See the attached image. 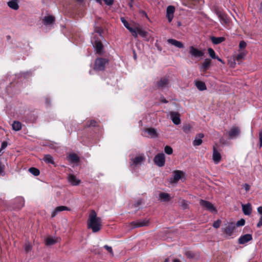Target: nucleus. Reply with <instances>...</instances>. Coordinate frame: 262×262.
Here are the masks:
<instances>
[{
  "instance_id": "f3484780",
  "label": "nucleus",
  "mask_w": 262,
  "mask_h": 262,
  "mask_svg": "<svg viewBox=\"0 0 262 262\" xmlns=\"http://www.w3.org/2000/svg\"><path fill=\"white\" fill-rule=\"evenodd\" d=\"M55 18L53 15H47L45 16L42 19V23L46 26L51 25L55 23Z\"/></svg>"
},
{
  "instance_id": "052dcab7",
  "label": "nucleus",
  "mask_w": 262,
  "mask_h": 262,
  "mask_svg": "<svg viewBox=\"0 0 262 262\" xmlns=\"http://www.w3.org/2000/svg\"><path fill=\"white\" fill-rule=\"evenodd\" d=\"M257 211L260 213V214H262V206H260L259 207H258L257 208Z\"/></svg>"
},
{
  "instance_id": "f257e3e1",
  "label": "nucleus",
  "mask_w": 262,
  "mask_h": 262,
  "mask_svg": "<svg viewBox=\"0 0 262 262\" xmlns=\"http://www.w3.org/2000/svg\"><path fill=\"white\" fill-rule=\"evenodd\" d=\"M101 221L97 217L96 212L92 210L88 220V227L91 229L93 232H98L101 228Z\"/></svg>"
},
{
  "instance_id": "f8f14e48",
  "label": "nucleus",
  "mask_w": 262,
  "mask_h": 262,
  "mask_svg": "<svg viewBox=\"0 0 262 262\" xmlns=\"http://www.w3.org/2000/svg\"><path fill=\"white\" fill-rule=\"evenodd\" d=\"M149 220L148 219H144L143 220H139L136 222H133L131 223L132 225L134 228L147 226L148 225Z\"/></svg>"
},
{
  "instance_id": "e433bc0d",
  "label": "nucleus",
  "mask_w": 262,
  "mask_h": 262,
  "mask_svg": "<svg viewBox=\"0 0 262 262\" xmlns=\"http://www.w3.org/2000/svg\"><path fill=\"white\" fill-rule=\"evenodd\" d=\"M29 171L35 176H38L40 173L39 170L35 167L30 168Z\"/></svg>"
},
{
  "instance_id": "bb28decb",
  "label": "nucleus",
  "mask_w": 262,
  "mask_h": 262,
  "mask_svg": "<svg viewBox=\"0 0 262 262\" xmlns=\"http://www.w3.org/2000/svg\"><path fill=\"white\" fill-rule=\"evenodd\" d=\"M150 138H155L158 137V134L156 130L154 128H147L145 129Z\"/></svg>"
},
{
  "instance_id": "774afa93",
  "label": "nucleus",
  "mask_w": 262,
  "mask_h": 262,
  "mask_svg": "<svg viewBox=\"0 0 262 262\" xmlns=\"http://www.w3.org/2000/svg\"><path fill=\"white\" fill-rule=\"evenodd\" d=\"M134 58H135V59L136 58V54H135V53L134 54Z\"/></svg>"
},
{
  "instance_id": "79ce46f5",
  "label": "nucleus",
  "mask_w": 262,
  "mask_h": 262,
  "mask_svg": "<svg viewBox=\"0 0 262 262\" xmlns=\"http://www.w3.org/2000/svg\"><path fill=\"white\" fill-rule=\"evenodd\" d=\"M222 221L221 220H217L215 221L213 224V227L216 229L219 228L221 224Z\"/></svg>"
},
{
  "instance_id": "1a4fd4ad",
  "label": "nucleus",
  "mask_w": 262,
  "mask_h": 262,
  "mask_svg": "<svg viewBox=\"0 0 262 262\" xmlns=\"http://www.w3.org/2000/svg\"><path fill=\"white\" fill-rule=\"evenodd\" d=\"M184 176V172L182 171L176 170L173 171V177L170 179L171 183H177Z\"/></svg>"
},
{
  "instance_id": "37998d69",
  "label": "nucleus",
  "mask_w": 262,
  "mask_h": 262,
  "mask_svg": "<svg viewBox=\"0 0 262 262\" xmlns=\"http://www.w3.org/2000/svg\"><path fill=\"white\" fill-rule=\"evenodd\" d=\"M245 224V221L242 219L238 221L236 224V226H243Z\"/></svg>"
},
{
  "instance_id": "393cba45",
  "label": "nucleus",
  "mask_w": 262,
  "mask_h": 262,
  "mask_svg": "<svg viewBox=\"0 0 262 262\" xmlns=\"http://www.w3.org/2000/svg\"><path fill=\"white\" fill-rule=\"evenodd\" d=\"M211 66V59L206 58L204 60L202 66L201 67V70L203 72H206L208 70Z\"/></svg>"
},
{
  "instance_id": "c9c22d12",
  "label": "nucleus",
  "mask_w": 262,
  "mask_h": 262,
  "mask_svg": "<svg viewBox=\"0 0 262 262\" xmlns=\"http://www.w3.org/2000/svg\"><path fill=\"white\" fill-rule=\"evenodd\" d=\"M57 242L56 239L53 237H48L46 240V244L47 245L50 246L55 244Z\"/></svg>"
},
{
  "instance_id": "4d7b16f0",
  "label": "nucleus",
  "mask_w": 262,
  "mask_h": 262,
  "mask_svg": "<svg viewBox=\"0 0 262 262\" xmlns=\"http://www.w3.org/2000/svg\"><path fill=\"white\" fill-rule=\"evenodd\" d=\"M261 226H262V221L261 220H259V222L257 223V227L258 228H259Z\"/></svg>"
},
{
  "instance_id": "a878e982",
  "label": "nucleus",
  "mask_w": 262,
  "mask_h": 262,
  "mask_svg": "<svg viewBox=\"0 0 262 262\" xmlns=\"http://www.w3.org/2000/svg\"><path fill=\"white\" fill-rule=\"evenodd\" d=\"M242 210L245 215H249L251 214L252 207L250 204L242 205Z\"/></svg>"
},
{
  "instance_id": "4be33fe9",
  "label": "nucleus",
  "mask_w": 262,
  "mask_h": 262,
  "mask_svg": "<svg viewBox=\"0 0 262 262\" xmlns=\"http://www.w3.org/2000/svg\"><path fill=\"white\" fill-rule=\"evenodd\" d=\"M167 42L179 49L183 48L184 47L183 43L182 42L174 39H167Z\"/></svg>"
},
{
  "instance_id": "a211bd4d",
  "label": "nucleus",
  "mask_w": 262,
  "mask_h": 262,
  "mask_svg": "<svg viewBox=\"0 0 262 262\" xmlns=\"http://www.w3.org/2000/svg\"><path fill=\"white\" fill-rule=\"evenodd\" d=\"M170 118L173 123L176 125H178L181 123L180 118V114L178 112H171L170 113Z\"/></svg>"
},
{
  "instance_id": "3c124183",
  "label": "nucleus",
  "mask_w": 262,
  "mask_h": 262,
  "mask_svg": "<svg viewBox=\"0 0 262 262\" xmlns=\"http://www.w3.org/2000/svg\"><path fill=\"white\" fill-rule=\"evenodd\" d=\"M104 3L107 5H112L114 0H103Z\"/></svg>"
},
{
  "instance_id": "603ef678",
  "label": "nucleus",
  "mask_w": 262,
  "mask_h": 262,
  "mask_svg": "<svg viewBox=\"0 0 262 262\" xmlns=\"http://www.w3.org/2000/svg\"><path fill=\"white\" fill-rule=\"evenodd\" d=\"M142 203V200H139L137 201V203L134 204L135 207H138L140 205H141Z\"/></svg>"
},
{
  "instance_id": "7c9ffc66",
  "label": "nucleus",
  "mask_w": 262,
  "mask_h": 262,
  "mask_svg": "<svg viewBox=\"0 0 262 262\" xmlns=\"http://www.w3.org/2000/svg\"><path fill=\"white\" fill-rule=\"evenodd\" d=\"M43 160L46 163L55 164L54 159L50 155H45Z\"/></svg>"
},
{
  "instance_id": "de8ad7c7",
  "label": "nucleus",
  "mask_w": 262,
  "mask_h": 262,
  "mask_svg": "<svg viewBox=\"0 0 262 262\" xmlns=\"http://www.w3.org/2000/svg\"><path fill=\"white\" fill-rule=\"evenodd\" d=\"M190 126L189 125H185L183 127V131L185 133H188L190 130Z\"/></svg>"
},
{
  "instance_id": "ddd939ff",
  "label": "nucleus",
  "mask_w": 262,
  "mask_h": 262,
  "mask_svg": "<svg viewBox=\"0 0 262 262\" xmlns=\"http://www.w3.org/2000/svg\"><path fill=\"white\" fill-rule=\"evenodd\" d=\"M189 53L192 56L195 57H201L204 55L202 51L199 50L193 46L189 47Z\"/></svg>"
},
{
  "instance_id": "cd10ccee",
  "label": "nucleus",
  "mask_w": 262,
  "mask_h": 262,
  "mask_svg": "<svg viewBox=\"0 0 262 262\" xmlns=\"http://www.w3.org/2000/svg\"><path fill=\"white\" fill-rule=\"evenodd\" d=\"M8 6L11 9L16 10L18 9L19 6L17 0H11L7 3Z\"/></svg>"
},
{
  "instance_id": "a18cd8bd",
  "label": "nucleus",
  "mask_w": 262,
  "mask_h": 262,
  "mask_svg": "<svg viewBox=\"0 0 262 262\" xmlns=\"http://www.w3.org/2000/svg\"><path fill=\"white\" fill-rule=\"evenodd\" d=\"M246 46H247V44H246V42L244 41V40H242L239 42V48L240 49H244L246 48Z\"/></svg>"
},
{
  "instance_id": "8fccbe9b",
  "label": "nucleus",
  "mask_w": 262,
  "mask_h": 262,
  "mask_svg": "<svg viewBox=\"0 0 262 262\" xmlns=\"http://www.w3.org/2000/svg\"><path fill=\"white\" fill-rule=\"evenodd\" d=\"M243 187L245 188V189L246 191H249L250 188V185L247 183L243 184Z\"/></svg>"
},
{
  "instance_id": "b1692460",
  "label": "nucleus",
  "mask_w": 262,
  "mask_h": 262,
  "mask_svg": "<svg viewBox=\"0 0 262 262\" xmlns=\"http://www.w3.org/2000/svg\"><path fill=\"white\" fill-rule=\"evenodd\" d=\"M204 137L202 133L198 134L196 135L194 140L193 141V145L194 146H199L202 143V139Z\"/></svg>"
},
{
  "instance_id": "09e8293b",
  "label": "nucleus",
  "mask_w": 262,
  "mask_h": 262,
  "mask_svg": "<svg viewBox=\"0 0 262 262\" xmlns=\"http://www.w3.org/2000/svg\"><path fill=\"white\" fill-rule=\"evenodd\" d=\"M104 248L107 250L111 254H113V249L111 247L108 246V245H105Z\"/></svg>"
},
{
  "instance_id": "7ed1b4c3",
  "label": "nucleus",
  "mask_w": 262,
  "mask_h": 262,
  "mask_svg": "<svg viewBox=\"0 0 262 262\" xmlns=\"http://www.w3.org/2000/svg\"><path fill=\"white\" fill-rule=\"evenodd\" d=\"M108 62V60L106 58H98L95 61L94 69L96 71H103Z\"/></svg>"
},
{
  "instance_id": "2eb2a0df",
  "label": "nucleus",
  "mask_w": 262,
  "mask_h": 262,
  "mask_svg": "<svg viewBox=\"0 0 262 262\" xmlns=\"http://www.w3.org/2000/svg\"><path fill=\"white\" fill-rule=\"evenodd\" d=\"M175 11V8L173 6H169L166 9V17L168 21L170 23L173 18V13Z\"/></svg>"
},
{
  "instance_id": "6ab92c4d",
  "label": "nucleus",
  "mask_w": 262,
  "mask_h": 262,
  "mask_svg": "<svg viewBox=\"0 0 262 262\" xmlns=\"http://www.w3.org/2000/svg\"><path fill=\"white\" fill-rule=\"evenodd\" d=\"M120 19H121V22L123 23V25L124 26V27L129 31V32L132 33V35L134 37L136 38L137 35H136V32L134 31V30H133L134 28L130 27L129 26L128 23L125 19V18L124 17H121Z\"/></svg>"
},
{
  "instance_id": "6e6d98bb",
  "label": "nucleus",
  "mask_w": 262,
  "mask_h": 262,
  "mask_svg": "<svg viewBox=\"0 0 262 262\" xmlns=\"http://www.w3.org/2000/svg\"><path fill=\"white\" fill-rule=\"evenodd\" d=\"M186 255L188 257H192L193 256V254L190 252V251H187L186 252Z\"/></svg>"
},
{
  "instance_id": "f03ea898",
  "label": "nucleus",
  "mask_w": 262,
  "mask_h": 262,
  "mask_svg": "<svg viewBox=\"0 0 262 262\" xmlns=\"http://www.w3.org/2000/svg\"><path fill=\"white\" fill-rule=\"evenodd\" d=\"M91 42L93 45L96 53L99 55H101L103 52V46L99 37L97 35H95L91 40Z\"/></svg>"
},
{
  "instance_id": "c03bdc74",
  "label": "nucleus",
  "mask_w": 262,
  "mask_h": 262,
  "mask_svg": "<svg viewBox=\"0 0 262 262\" xmlns=\"http://www.w3.org/2000/svg\"><path fill=\"white\" fill-rule=\"evenodd\" d=\"M24 249L26 252H29L31 250L32 247L29 244H26L24 247Z\"/></svg>"
},
{
  "instance_id": "412c9836",
  "label": "nucleus",
  "mask_w": 262,
  "mask_h": 262,
  "mask_svg": "<svg viewBox=\"0 0 262 262\" xmlns=\"http://www.w3.org/2000/svg\"><path fill=\"white\" fill-rule=\"evenodd\" d=\"M133 30L136 32L137 37H138V34L143 38H145L147 35L148 33L140 27H136Z\"/></svg>"
},
{
  "instance_id": "e2e57ef3",
  "label": "nucleus",
  "mask_w": 262,
  "mask_h": 262,
  "mask_svg": "<svg viewBox=\"0 0 262 262\" xmlns=\"http://www.w3.org/2000/svg\"><path fill=\"white\" fill-rule=\"evenodd\" d=\"M172 262H181L180 260L179 259H174L172 261Z\"/></svg>"
},
{
  "instance_id": "6e6552de",
  "label": "nucleus",
  "mask_w": 262,
  "mask_h": 262,
  "mask_svg": "<svg viewBox=\"0 0 262 262\" xmlns=\"http://www.w3.org/2000/svg\"><path fill=\"white\" fill-rule=\"evenodd\" d=\"M228 135L230 139H234L239 136L241 134V129L238 126H233L230 130L227 132Z\"/></svg>"
},
{
  "instance_id": "58836bf2",
  "label": "nucleus",
  "mask_w": 262,
  "mask_h": 262,
  "mask_svg": "<svg viewBox=\"0 0 262 262\" xmlns=\"http://www.w3.org/2000/svg\"><path fill=\"white\" fill-rule=\"evenodd\" d=\"M97 125V122L96 121L92 120L89 121H88L86 126L88 127H94L96 126Z\"/></svg>"
},
{
  "instance_id": "338daca9",
  "label": "nucleus",
  "mask_w": 262,
  "mask_h": 262,
  "mask_svg": "<svg viewBox=\"0 0 262 262\" xmlns=\"http://www.w3.org/2000/svg\"><path fill=\"white\" fill-rule=\"evenodd\" d=\"M164 262H169V260L168 258H166L165 259Z\"/></svg>"
},
{
  "instance_id": "49530a36",
  "label": "nucleus",
  "mask_w": 262,
  "mask_h": 262,
  "mask_svg": "<svg viewBox=\"0 0 262 262\" xmlns=\"http://www.w3.org/2000/svg\"><path fill=\"white\" fill-rule=\"evenodd\" d=\"M16 201L20 202L21 204L20 207L24 205V200L22 198H18L16 199Z\"/></svg>"
},
{
  "instance_id": "9d476101",
  "label": "nucleus",
  "mask_w": 262,
  "mask_h": 262,
  "mask_svg": "<svg viewBox=\"0 0 262 262\" xmlns=\"http://www.w3.org/2000/svg\"><path fill=\"white\" fill-rule=\"evenodd\" d=\"M156 86L159 89L167 88L169 86V80L166 77L161 78L157 82Z\"/></svg>"
},
{
  "instance_id": "423d86ee",
  "label": "nucleus",
  "mask_w": 262,
  "mask_h": 262,
  "mask_svg": "<svg viewBox=\"0 0 262 262\" xmlns=\"http://www.w3.org/2000/svg\"><path fill=\"white\" fill-rule=\"evenodd\" d=\"M200 205L205 209H206L211 212H217L216 208L214 205L209 201H205L204 200H200Z\"/></svg>"
},
{
  "instance_id": "69168bd1",
  "label": "nucleus",
  "mask_w": 262,
  "mask_h": 262,
  "mask_svg": "<svg viewBox=\"0 0 262 262\" xmlns=\"http://www.w3.org/2000/svg\"><path fill=\"white\" fill-rule=\"evenodd\" d=\"M162 101L163 102H164V103H165L168 102V101L166 99H163Z\"/></svg>"
},
{
  "instance_id": "864d4df0",
  "label": "nucleus",
  "mask_w": 262,
  "mask_h": 262,
  "mask_svg": "<svg viewBox=\"0 0 262 262\" xmlns=\"http://www.w3.org/2000/svg\"><path fill=\"white\" fill-rule=\"evenodd\" d=\"M7 142H3L2 144L1 148L0 149L1 151L2 149L5 148L7 147Z\"/></svg>"
},
{
  "instance_id": "c756f323",
  "label": "nucleus",
  "mask_w": 262,
  "mask_h": 262,
  "mask_svg": "<svg viewBox=\"0 0 262 262\" xmlns=\"http://www.w3.org/2000/svg\"><path fill=\"white\" fill-rule=\"evenodd\" d=\"M68 159L72 163H77L79 161V157L75 154H70Z\"/></svg>"
},
{
  "instance_id": "473e14b6",
  "label": "nucleus",
  "mask_w": 262,
  "mask_h": 262,
  "mask_svg": "<svg viewBox=\"0 0 262 262\" xmlns=\"http://www.w3.org/2000/svg\"><path fill=\"white\" fill-rule=\"evenodd\" d=\"M159 198L163 201H169L170 199V196L167 193L162 192L159 194Z\"/></svg>"
},
{
  "instance_id": "a19ab883",
  "label": "nucleus",
  "mask_w": 262,
  "mask_h": 262,
  "mask_svg": "<svg viewBox=\"0 0 262 262\" xmlns=\"http://www.w3.org/2000/svg\"><path fill=\"white\" fill-rule=\"evenodd\" d=\"M208 53H209L210 56L212 58L215 59V58H216V56L215 55V53L214 51L212 48H209L208 49Z\"/></svg>"
},
{
  "instance_id": "0e129e2a",
  "label": "nucleus",
  "mask_w": 262,
  "mask_h": 262,
  "mask_svg": "<svg viewBox=\"0 0 262 262\" xmlns=\"http://www.w3.org/2000/svg\"><path fill=\"white\" fill-rule=\"evenodd\" d=\"M262 147V141H259V147L261 148Z\"/></svg>"
},
{
  "instance_id": "bf43d9fd",
  "label": "nucleus",
  "mask_w": 262,
  "mask_h": 262,
  "mask_svg": "<svg viewBox=\"0 0 262 262\" xmlns=\"http://www.w3.org/2000/svg\"><path fill=\"white\" fill-rule=\"evenodd\" d=\"M259 141H262V130L259 133Z\"/></svg>"
},
{
  "instance_id": "4468645a",
  "label": "nucleus",
  "mask_w": 262,
  "mask_h": 262,
  "mask_svg": "<svg viewBox=\"0 0 262 262\" xmlns=\"http://www.w3.org/2000/svg\"><path fill=\"white\" fill-rule=\"evenodd\" d=\"M212 160L215 164L219 163L222 160L221 154L215 146L213 147Z\"/></svg>"
},
{
  "instance_id": "13d9d810",
  "label": "nucleus",
  "mask_w": 262,
  "mask_h": 262,
  "mask_svg": "<svg viewBox=\"0 0 262 262\" xmlns=\"http://www.w3.org/2000/svg\"><path fill=\"white\" fill-rule=\"evenodd\" d=\"M95 32H97V33H98L99 35L100 36H101V33H102L101 29H98V30H96Z\"/></svg>"
},
{
  "instance_id": "0eeeda50",
  "label": "nucleus",
  "mask_w": 262,
  "mask_h": 262,
  "mask_svg": "<svg viewBox=\"0 0 262 262\" xmlns=\"http://www.w3.org/2000/svg\"><path fill=\"white\" fill-rule=\"evenodd\" d=\"M235 228V226L233 223L228 222L225 224V227L223 228L222 230L227 236H230L232 235Z\"/></svg>"
},
{
  "instance_id": "4c0bfd02",
  "label": "nucleus",
  "mask_w": 262,
  "mask_h": 262,
  "mask_svg": "<svg viewBox=\"0 0 262 262\" xmlns=\"http://www.w3.org/2000/svg\"><path fill=\"white\" fill-rule=\"evenodd\" d=\"M180 206L183 209H187L188 208L189 203L188 201H186L185 200H182L180 202Z\"/></svg>"
},
{
  "instance_id": "680f3d73",
  "label": "nucleus",
  "mask_w": 262,
  "mask_h": 262,
  "mask_svg": "<svg viewBox=\"0 0 262 262\" xmlns=\"http://www.w3.org/2000/svg\"><path fill=\"white\" fill-rule=\"evenodd\" d=\"M215 59H216L218 61H220V62H222V63H224V62H223V61L221 58H220L219 57H218L217 56H216V58H215Z\"/></svg>"
},
{
  "instance_id": "ea45409f",
  "label": "nucleus",
  "mask_w": 262,
  "mask_h": 262,
  "mask_svg": "<svg viewBox=\"0 0 262 262\" xmlns=\"http://www.w3.org/2000/svg\"><path fill=\"white\" fill-rule=\"evenodd\" d=\"M164 151L168 155H171L172 154L173 150L170 146L167 145L164 148Z\"/></svg>"
},
{
  "instance_id": "9b49d317",
  "label": "nucleus",
  "mask_w": 262,
  "mask_h": 262,
  "mask_svg": "<svg viewBox=\"0 0 262 262\" xmlns=\"http://www.w3.org/2000/svg\"><path fill=\"white\" fill-rule=\"evenodd\" d=\"M215 12L222 24H227L228 22L227 16L223 11L219 9H215Z\"/></svg>"
},
{
  "instance_id": "c85d7f7f",
  "label": "nucleus",
  "mask_w": 262,
  "mask_h": 262,
  "mask_svg": "<svg viewBox=\"0 0 262 262\" xmlns=\"http://www.w3.org/2000/svg\"><path fill=\"white\" fill-rule=\"evenodd\" d=\"M195 85L197 89L200 91H204L207 89L205 82L201 81H196Z\"/></svg>"
},
{
  "instance_id": "20e7f679",
  "label": "nucleus",
  "mask_w": 262,
  "mask_h": 262,
  "mask_svg": "<svg viewBox=\"0 0 262 262\" xmlns=\"http://www.w3.org/2000/svg\"><path fill=\"white\" fill-rule=\"evenodd\" d=\"M154 163L159 167H163L165 163V156L163 153H159L154 159Z\"/></svg>"
},
{
  "instance_id": "aec40b11",
  "label": "nucleus",
  "mask_w": 262,
  "mask_h": 262,
  "mask_svg": "<svg viewBox=\"0 0 262 262\" xmlns=\"http://www.w3.org/2000/svg\"><path fill=\"white\" fill-rule=\"evenodd\" d=\"M252 239V236L250 234H246L241 236L238 238V243L239 244H244Z\"/></svg>"
},
{
  "instance_id": "72a5a7b5",
  "label": "nucleus",
  "mask_w": 262,
  "mask_h": 262,
  "mask_svg": "<svg viewBox=\"0 0 262 262\" xmlns=\"http://www.w3.org/2000/svg\"><path fill=\"white\" fill-rule=\"evenodd\" d=\"M12 128L15 131H19L21 128V124L19 121H14L12 125Z\"/></svg>"
},
{
  "instance_id": "f704fd0d",
  "label": "nucleus",
  "mask_w": 262,
  "mask_h": 262,
  "mask_svg": "<svg viewBox=\"0 0 262 262\" xmlns=\"http://www.w3.org/2000/svg\"><path fill=\"white\" fill-rule=\"evenodd\" d=\"M246 55L245 52H242L236 55L234 57V60L239 62L241 60L244 59Z\"/></svg>"
},
{
  "instance_id": "5701e85b",
  "label": "nucleus",
  "mask_w": 262,
  "mask_h": 262,
  "mask_svg": "<svg viewBox=\"0 0 262 262\" xmlns=\"http://www.w3.org/2000/svg\"><path fill=\"white\" fill-rule=\"evenodd\" d=\"M70 209L64 206H60L57 207L52 212L51 214V217H54L59 212L64 211V210H70Z\"/></svg>"
},
{
  "instance_id": "dca6fc26",
  "label": "nucleus",
  "mask_w": 262,
  "mask_h": 262,
  "mask_svg": "<svg viewBox=\"0 0 262 262\" xmlns=\"http://www.w3.org/2000/svg\"><path fill=\"white\" fill-rule=\"evenodd\" d=\"M68 180L69 182L73 186H77L81 182L80 180L78 179L75 176L72 174L68 175Z\"/></svg>"
},
{
  "instance_id": "39448f33",
  "label": "nucleus",
  "mask_w": 262,
  "mask_h": 262,
  "mask_svg": "<svg viewBox=\"0 0 262 262\" xmlns=\"http://www.w3.org/2000/svg\"><path fill=\"white\" fill-rule=\"evenodd\" d=\"M145 160V157L144 154L137 155L135 158L130 159V164L131 166L134 165L137 166L141 165L142 163Z\"/></svg>"
},
{
  "instance_id": "2f4dec72",
  "label": "nucleus",
  "mask_w": 262,
  "mask_h": 262,
  "mask_svg": "<svg viewBox=\"0 0 262 262\" xmlns=\"http://www.w3.org/2000/svg\"><path fill=\"white\" fill-rule=\"evenodd\" d=\"M211 40L214 44L217 45L223 42L225 40V38L224 37H212Z\"/></svg>"
},
{
  "instance_id": "5fc2aeb1",
  "label": "nucleus",
  "mask_w": 262,
  "mask_h": 262,
  "mask_svg": "<svg viewBox=\"0 0 262 262\" xmlns=\"http://www.w3.org/2000/svg\"><path fill=\"white\" fill-rule=\"evenodd\" d=\"M5 166L0 162V175L3 173Z\"/></svg>"
}]
</instances>
